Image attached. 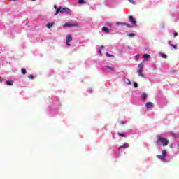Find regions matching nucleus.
<instances>
[{"label": "nucleus", "instance_id": "1", "mask_svg": "<svg viewBox=\"0 0 179 179\" xmlns=\"http://www.w3.org/2000/svg\"><path fill=\"white\" fill-rule=\"evenodd\" d=\"M157 159H159L162 163H169L171 160V157H170L167 150L165 149L159 150V155H157Z\"/></svg>", "mask_w": 179, "mask_h": 179}, {"label": "nucleus", "instance_id": "2", "mask_svg": "<svg viewBox=\"0 0 179 179\" xmlns=\"http://www.w3.org/2000/svg\"><path fill=\"white\" fill-rule=\"evenodd\" d=\"M156 145L157 146H162H162H167V145H169V141L166 138L158 136L156 141Z\"/></svg>", "mask_w": 179, "mask_h": 179}, {"label": "nucleus", "instance_id": "3", "mask_svg": "<svg viewBox=\"0 0 179 179\" xmlns=\"http://www.w3.org/2000/svg\"><path fill=\"white\" fill-rule=\"evenodd\" d=\"M61 106V104L59 103V102L56 101L54 102L52 104H51L49 107H48V111L49 113H57V111H58V109L59 108V106Z\"/></svg>", "mask_w": 179, "mask_h": 179}, {"label": "nucleus", "instance_id": "4", "mask_svg": "<svg viewBox=\"0 0 179 179\" xmlns=\"http://www.w3.org/2000/svg\"><path fill=\"white\" fill-rule=\"evenodd\" d=\"M58 13H66V15H71V13H72V11L71 10V9L66 7L65 8L59 7V8L57 9L56 13H55V16H57Z\"/></svg>", "mask_w": 179, "mask_h": 179}, {"label": "nucleus", "instance_id": "5", "mask_svg": "<svg viewBox=\"0 0 179 179\" xmlns=\"http://www.w3.org/2000/svg\"><path fill=\"white\" fill-rule=\"evenodd\" d=\"M146 61H148V60L146 59H144L143 60V62L141 63H140L138 66V69L137 70V73H138V76H141V78H145V76L143 73V66H145V65L143 64V62H146Z\"/></svg>", "mask_w": 179, "mask_h": 179}, {"label": "nucleus", "instance_id": "6", "mask_svg": "<svg viewBox=\"0 0 179 179\" xmlns=\"http://www.w3.org/2000/svg\"><path fill=\"white\" fill-rule=\"evenodd\" d=\"M71 41H72L71 35H67L66 37V45L67 47H71Z\"/></svg>", "mask_w": 179, "mask_h": 179}, {"label": "nucleus", "instance_id": "7", "mask_svg": "<svg viewBox=\"0 0 179 179\" xmlns=\"http://www.w3.org/2000/svg\"><path fill=\"white\" fill-rule=\"evenodd\" d=\"M129 22H130L133 26H136V20H135L132 15L129 16Z\"/></svg>", "mask_w": 179, "mask_h": 179}, {"label": "nucleus", "instance_id": "8", "mask_svg": "<svg viewBox=\"0 0 179 179\" xmlns=\"http://www.w3.org/2000/svg\"><path fill=\"white\" fill-rule=\"evenodd\" d=\"M116 26H127V27H129V28L132 27V25H129L127 22H116Z\"/></svg>", "mask_w": 179, "mask_h": 179}, {"label": "nucleus", "instance_id": "9", "mask_svg": "<svg viewBox=\"0 0 179 179\" xmlns=\"http://www.w3.org/2000/svg\"><path fill=\"white\" fill-rule=\"evenodd\" d=\"M105 68L111 72H114V71H115V68L113 65H106L105 66Z\"/></svg>", "mask_w": 179, "mask_h": 179}, {"label": "nucleus", "instance_id": "10", "mask_svg": "<svg viewBox=\"0 0 179 179\" xmlns=\"http://www.w3.org/2000/svg\"><path fill=\"white\" fill-rule=\"evenodd\" d=\"M129 148V144L128 143H124L122 146L119 147V150H122V149H128Z\"/></svg>", "mask_w": 179, "mask_h": 179}, {"label": "nucleus", "instance_id": "11", "mask_svg": "<svg viewBox=\"0 0 179 179\" xmlns=\"http://www.w3.org/2000/svg\"><path fill=\"white\" fill-rule=\"evenodd\" d=\"M146 99H148V94L145 92H143L141 94V100L143 101H146Z\"/></svg>", "mask_w": 179, "mask_h": 179}, {"label": "nucleus", "instance_id": "12", "mask_svg": "<svg viewBox=\"0 0 179 179\" xmlns=\"http://www.w3.org/2000/svg\"><path fill=\"white\" fill-rule=\"evenodd\" d=\"M153 107V103L152 102H148L145 104V108L148 110L149 108H152Z\"/></svg>", "mask_w": 179, "mask_h": 179}, {"label": "nucleus", "instance_id": "13", "mask_svg": "<svg viewBox=\"0 0 179 179\" xmlns=\"http://www.w3.org/2000/svg\"><path fill=\"white\" fill-rule=\"evenodd\" d=\"M73 26V24L72 22H66L64 25L63 27H72Z\"/></svg>", "mask_w": 179, "mask_h": 179}, {"label": "nucleus", "instance_id": "14", "mask_svg": "<svg viewBox=\"0 0 179 179\" xmlns=\"http://www.w3.org/2000/svg\"><path fill=\"white\" fill-rule=\"evenodd\" d=\"M123 82L126 84V85H131V80H129V79L127 78H123Z\"/></svg>", "mask_w": 179, "mask_h": 179}, {"label": "nucleus", "instance_id": "15", "mask_svg": "<svg viewBox=\"0 0 179 179\" xmlns=\"http://www.w3.org/2000/svg\"><path fill=\"white\" fill-rule=\"evenodd\" d=\"M54 24H55V22H48L47 24H46V27L48 29H51V27H52V26H54Z\"/></svg>", "mask_w": 179, "mask_h": 179}, {"label": "nucleus", "instance_id": "16", "mask_svg": "<svg viewBox=\"0 0 179 179\" xmlns=\"http://www.w3.org/2000/svg\"><path fill=\"white\" fill-rule=\"evenodd\" d=\"M104 50V46L101 45L99 48V49L97 50V52L98 54H99V55H101V51Z\"/></svg>", "mask_w": 179, "mask_h": 179}, {"label": "nucleus", "instance_id": "17", "mask_svg": "<svg viewBox=\"0 0 179 179\" xmlns=\"http://www.w3.org/2000/svg\"><path fill=\"white\" fill-rule=\"evenodd\" d=\"M102 31L103 33H110V30H108V28H107V27H103Z\"/></svg>", "mask_w": 179, "mask_h": 179}, {"label": "nucleus", "instance_id": "18", "mask_svg": "<svg viewBox=\"0 0 179 179\" xmlns=\"http://www.w3.org/2000/svg\"><path fill=\"white\" fill-rule=\"evenodd\" d=\"M168 44L170 45V47H173L174 50H177V45L171 44V41H169Z\"/></svg>", "mask_w": 179, "mask_h": 179}, {"label": "nucleus", "instance_id": "19", "mask_svg": "<svg viewBox=\"0 0 179 179\" xmlns=\"http://www.w3.org/2000/svg\"><path fill=\"white\" fill-rule=\"evenodd\" d=\"M6 85L8 86H13V82L12 80H7L6 82Z\"/></svg>", "mask_w": 179, "mask_h": 179}, {"label": "nucleus", "instance_id": "20", "mask_svg": "<svg viewBox=\"0 0 179 179\" xmlns=\"http://www.w3.org/2000/svg\"><path fill=\"white\" fill-rule=\"evenodd\" d=\"M143 58H144V59H148V58H150V55H149L148 54H144L143 55Z\"/></svg>", "mask_w": 179, "mask_h": 179}, {"label": "nucleus", "instance_id": "21", "mask_svg": "<svg viewBox=\"0 0 179 179\" xmlns=\"http://www.w3.org/2000/svg\"><path fill=\"white\" fill-rule=\"evenodd\" d=\"M159 56L161 57V58H164V59L167 58V55H166L162 52H159Z\"/></svg>", "mask_w": 179, "mask_h": 179}, {"label": "nucleus", "instance_id": "22", "mask_svg": "<svg viewBox=\"0 0 179 179\" xmlns=\"http://www.w3.org/2000/svg\"><path fill=\"white\" fill-rule=\"evenodd\" d=\"M128 37H130V38H132L133 37L135 36V34L131 33V34H127Z\"/></svg>", "mask_w": 179, "mask_h": 179}, {"label": "nucleus", "instance_id": "23", "mask_svg": "<svg viewBox=\"0 0 179 179\" xmlns=\"http://www.w3.org/2000/svg\"><path fill=\"white\" fill-rule=\"evenodd\" d=\"M106 57H108L109 58H114V55L109 54L108 52H106Z\"/></svg>", "mask_w": 179, "mask_h": 179}, {"label": "nucleus", "instance_id": "24", "mask_svg": "<svg viewBox=\"0 0 179 179\" xmlns=\"http://www.w3.org/2000/svg\"><path fill=\"white\" fill-rule=\"evenodd\" d=\"M141 57V55H136L134 57L135 61H138Z\"/></svg>", "mask_w": 179, "mask_h": 179}, {"label": "nucleus", "instance_id": "25", "mask_svg": "<svg viewBox=\"0 0 179 179\" xmlns=\"http://www.w3.org/2000/svg\"><path fill=\"white\" fill-rule=\"evenodd\" d=\"M119 136H122V138H125L127 136H125V133H120Z\"/></svg>", "mask_w": 179, "mask_h": 179}, {"label": "nucleus", "instance_id": "26", "mask_svg": "<svg viewBox=\"0 0 179 179\" xmlns=\"http://www.w3.org/2000/svg\"><path fill=\"white\" fill-rule=\"evenodd\" d=\"M173 138H179V134H178V133L173 134Z\"/></svg>", "mask_w": 179, "mask_h": 179}, {"label": "nucleus", "instance_id": "27", "mask_svg": "<svg viewBox=\"0 0 179 179\" xmlns=\"http://www.w3.org/2000/svg\"><path fill=\"white\" fill-rule=\"evenodd\" d=\"M21 72H22V75H26V69H22Z\"/></svg>", "mask_w": 179, "mask_h": 179}, {"label": "nucleus", "instance_id": "28", "mask_svg": "<svg viewBox=\"0 0 179 179\" xmlns=\"http://www.w3.org/2000/svg\"><path fill=\"white\" fill-rule=\"evenodd\" d=\"M78 3L80 5H82V4L85 3V1L84 0H78Z\"/></svg>", "mask_w": 179, "mask_h": 179}, {"label": "nucleus", "instance_id": "29", "mask_svg": "<svg viewBox=\"0 0 179 179\" xmlns=\"http://www.w3.org/2000/svg\"><path fill=\"white\" fill-rule=\"evenodd\" d=\"M28 78H29V79H31V80H33V79H34V76H33V75H29V76H28Z\"/></svg>", "mask_w": 179, "mask_h": 179}, {"label": "nucleus", "instance_id": "30", "mask_svg": "<svg viewBox=\"0 0 179 179\" xmlns=\"http://www.w3.org/2000/svg\"><path fill=\"white\" fill-rule=\"evenodd\" d=\"M178 12H179L178 8L176 7V8H175V10H174V13H178Z\"/></svg>", "mask_w": 179, "mask_h": 179}, {"label": "nucleus", "instance_id": "31", "mask_svg": "<svg viewBox=\"0 0 179 179\" xmlns=\"http://www.w3.org/2000/svg\"><path fill=\"white\" fill-rule=\"evenodd\" d=\"M133 85H134V87H136V88L138 87V83L135 82L133 83Z\"/></svg>", "mask_w": 179, "mask_h": 179}, {"label": "nucleus", "instance_id": "32", "mask_svg": "<svg viewBox=\"0 0 179 179\" xmlns=\"http://www.w3.org/2000/svg\"><path fill=\"white\" fill-rule=\"evenodd\" d=\"M130 3H132L133 5H135V1L134 0H129Z\"/></svg>", "mask_w": 179, "mask_h": 179}, {"label": "nucleus", "instance_id": "33", "mask_svg": "<svg viewBox=\"0 0 179 179\" xmlns=\"http://www.w3.org/2000/svg\"><path fill=\"white\" fill-rule=\"evenodd\" d=\"M177 36H178V33L174 32L173 37H177Z\"/></svg>", "mask_w": 179, "mask_h": 179}, {"label": "nucleus", "instance_id": "34", "mask_svg": "<svg viewBox=\"0 0 179 179\" xmlns=\"http://www.w3.org/2000/svg\"><path fill=\"white\" fill-rule=\"evenodd\" d=\"M121 125H124V124H127V122L122 121L120 122Z\"/></svg>", "mask_w": 179, "mask_h": 179}, {"label": "nucleus", "instance_id": "35", "mask_svg": "<svg viewBox=\"0 0 179 179\" xmlns=\"http://www.w3.org/2000/svg\"><path fill=\"white\" fill-rule=\"evenodd\" d=\"M88 92H89V93H92V92H93V90H92V88H90V89H88Z\"/></svg>", "mask_w": 179, "mask_h": 179}, {"label": "nucleus", "instance_id": "36", "mask_svg": "<svg viewBox=\"0 0 179 179\" xmlns=\"http://www.w3.org/2000/svg\"><path fill=\"white\" fill-rule=\"evenodd\" d=\"M111 22H108V23H106V26H111Z\"/></svg>", "mask_w": 179, "mask_h": 179}, {"label": "nucleus", "instance_id": "37", "mask_svg": "<svg viewBox=\"0 0 179 179\" xmlns=\"http://www.w3.org/2000/svg\"><path fill=\"white\" fill-rule=\"evenodd\" d=\"M54 8H55V9H56V10L58 9L57 8V5H54Z\"/></svg>", "mask_w": 179, "mask_h": 179}, {"label": "nucleus", "instance_id": "38", "mask_svg": "<svg viewBox=\"0 0 179 179\" xmlns=\"http://www.w3.org/2000/svg\"><path fill=\"white\" fill-rule=\"evenodd\" d=\"M10 2H15V1H17V0H9Z\"/></svg>", "mask_w": 179, "mask_h": 179}, {"label": "nucleus", "instance_id": "39", "mask_svg": "<svg viewBox=\"0 0 179 179\" xmlns=\"http://www.w3.org/2000/svg\"><path fill=\"white\" fill-rule=\"evenodd\" d=\"M3 80V79H2V78L0 77V82H2Z\"/></svg>", "mask_w": 179, "mask_h": 179}, {"label": "nucleus", "instance_id": "40", "mask_svg": "<svg viewBox=\"0 0 179 179\" xmlns=\"http://www.w3.org/2000/svg\"><path fill=\"white\" fill-rule=\"evenodd\" d=\"M31 1H36V0H31Z\"/></svg>", "mask_w": 179, "mask_h": 179}]
</instances>
